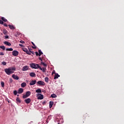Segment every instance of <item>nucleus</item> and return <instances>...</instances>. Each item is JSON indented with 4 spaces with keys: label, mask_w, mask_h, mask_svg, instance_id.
Returning a JSON list of instances; mask_svg holds the SVG:
<instances>
[{
    "label": "nucleus",
    "mask_w": 124,
    "mask_h": 124,
    "mask_svg": "<svg viewBox=\"0 0 124 124\" xmlns=\"http://www.w3.org/2000/svg\"><path fill=\"white\" fill-rule=\"evenodd\" d=\"M16 70V68L14 67H9L4 69V71L7 75H11Z\"/></svg>",
    "instance_id": "nucleus-1"
},
{
    "label": "nucleus",
    "mask_w": 124,
    "mask_h": 124,
    "mask_svg": "<svg viewBox=\"0 0 124 124\" xmlns=\"http://www.w3.org/2000/svg\"><path fill=\"white\" fill-rule=\"evenodd\" d=\"M30 66L31 67V68H34V69H38V68H39L40 66L38 64L32 63L30 64Z\"/></svg>",
    "instance_id": "nucleus-2"
},
{
    "label": "nucleus",
    "mask_w": 124,
    "mask_h": 124,
    "mask_svg": "<svg viewBox=\"0 0 124 124\" xmlns=\"http://www.w3.org/2000/svg\"><path fill=\"white\" fill-rule=\"evenodd\" d=\"M30 95H31V92H27L26 93V94L23 95V98H27V97H29Z\"/></svg>",
    "instance_id": "nucleus-3"
},
{
    "label": "nucleus",
    "mask_w": 124,
    "mask_h": 124,
    "mask_svg": "<svg viewBox=\"0 0 124 124\" xmlns=\"http://www.w3.org/2000/svg\"><path fill=\"white\" fill-rule=\"evenodd\" d=\"M37 99H43L44 98V96L40 93H38L36 94Z\"/></svg>",
    "instance_id": "nucleus-4"
},
{
    "label": "nucleus",
    "mask_w": 124,
    "mask_h": 124,
    "mask_svg": "<svg viewBox=\"0 0 124 124\" xmlns=\"http://www.w3.org/2000/svg\"><path fill=\"white\" fill-rule=\"evenodd\" d=\"M12 55L15 57H17V55H19V52H18V51H16V50H14L12 52Z\"/></svg>",
    "instance_id": "nucleus-5"
},
{
    "label": "nucleus",
    "mask_w": 124,
    "mask_h": 124,
    "mask_svg": "<svg viewBox=\"0 0 124 124\" xmlns=\"http://www.w3.org/2000/svg\"><path fill=\"white\" fill-rule=\"evenodd\" d=\"M38 85H41V86H45V83L42 80H40L37 82Z\"/></svg>",
    "instance_id": "nucleus-6"
},
{
    "label": "nucleus",
    "mask_w": 124,
    "mask_h": 124,
    "mask_svg": "<svg viewBox=\"0 0 124 124\" xmlns=\"http://www.w3.org/2000/svg\"><path fill=\"white\" fill-rule=\"evenodd\" d=\"M36 84V80H32L30 83V86H33V85H35Z\"/></svg>",
    "instance_id": "nucleus-7"
},
{
    "label": "nucleus",
    "mask_w": 124,
    "mask_h": 124,
    "mask_svg": "<svg viewBox=\"0 0 124 124\" xmlns=\"http://www.w3.org/2000/svg\"><path fill=\"white\" fill-rule=\"evenodd\" d=\"M31 98H27L25 100V102H26V103H27V104H29V103H31Z\"/></svg>",
    "instance_id": "nucleus-8"
},
{
    "label": "nucleus",
    "mask_w": 124,
    "mask_h": 124,
    "mask_svg": "<svg viewBox=\"0 0 124 124\" xmlns=\"http://www.w3.org/2000/svg\"><path fill=\"white\" fill-rule=\"evenodd\" d=\"M23 71H27V70H29V66H25L22 68Z\"/></svg>",
    "instance_id": "nucleus-9"
},
{
    "label": "nucleus",
    "mask_w": 124,
    "mask_h": 124,
    "mask_svg": "<svg viewBox=\"0 0 124 124\" xmlns=\"http://www.w3.org/2000/svg\"><path fill=\"white\" fill-rule=\"evenodd\" d=\"M12 78L15 80H19V77L15 75V74L12 75Z\"/></svg>",
    "instance_id": "nucleus-10"
},
{
    "label": "nucleus",
    "mask_w": 124,
    "mask_h": 124,
    "mask_svg": "<svg viewBox=\"0 0 124 124\" xmlns=\"http://www.w3.org/2000/svg\"><path fill=\"white\" fill-rule=\"evenodd\" d=\"M23 92H24V89H23V88H19L18 89V93H23Z\"/></svg>",
    "instance_id": "nucleus-11"
},
{
    "label": "nucleus",
    "mask_w": 124,
    "mask_h": 124,
    "mask_svg": "<svg viewBox=\"0 0 124 124\" xmlns=\"http://www.w3.org/2000/svg\"><path fill=\"white\" fill-rule=\"evenodd\" d=\"M59 77H60V75H59V74H55V76H54V80H56V79H58V78H59Z\"/></svg>",
    "instance_id": "nucleus-12"
},
{
    "label": "nucleus",
    "mask_w": 124,
    "mask_h": 124,
    "mask_svg": "<svg viewBox=\"0 0 124 124\" xmlns=\"http://www.w3.org/2000/svg\"><path fill=\"white\" fill-rule=\"evenodd\" d=\"M4 44H5V45H7V46H11V43L8 42H4Z\"/></svg>",
    "instance_id": "nucleus-13"
},
{
    "label": "nucleus",
    "mask_w": 124,
    "mask_h": 124,
    "mask_svg": "<svg viewBox=\"0 0 124 124\" xmlns=\"http://www.w3.org/2000/svg\"><path fill=\"white\" fill-rule=\"evenodd\" d=\"M39 69H40V70H42V71H43V72H46V68H41L40 66V67H39Z\"/></svg>",
    "instance_id": "nucleus-14"
},
{
    "label": "nucleus",
    "mask_w": 124,
    "mask_h": 124,
    "mask_svg": "<svg viewBox=\"0 0 124 124\" xmlns=\"http://www.w3.org/2000/svg\"><path fill=\"white\" fill-rule=\"evenodd\" d=\"M35 73H33V72H31L30 73V76L31 77H35Z\"/></svg>",
    "instance_id": "nucleus-15"
},
{
    "label": "nucleus",
    "mask_w": 124,
    "mask_h": 124,
    "mask_svg": "<svg viewBox=\"0 0 124 124\" xmlns=\"http://www.w3.org/2000/svg\"><path fill=\"white\" fill-rule=\"evenodd\" d=\"M21 86L22 88H25V87L27 86V83H26L25 82H23L21 84Z\"/></svg>",
    "instance_id": "nucleus-16"
},
{
    "label": "nucleus",
    "mask_w": 124,
    "mask_h": 124,
    "mask_svg": "<svg viewBox=\"0 0 124 124\" xmlns=\"http://www.w3.org/2000/svg\"><path fill=\"white\" fill-rule=\"evenodd\" d=\"M54 104V102L52 101L49 102V108H51V107H53V105Z\"/></svg>",
    "instance_id": "nucleus-17"
},
{
    "label": "nucleus",
    "mask_w": 124,
    "mask_h": 124,
    "mask_svg": "<svg viewBox=\"0 0 124 124\" xmlns=\"http://www.w3.org/2000/svg\"><path fill=\"white\" fill-rule=\"evenodd\" d=\"M9 27L11 30H14L15 29V27H14V26L12 25H9Z\"/></svg>",
    "instance_id": "nucleus-18"
},
{
    "label": "nucleus",
    "mask_w": 124,
    "mask_h": 124,
    "mask_svg": "<svg viewBox=\"0 0 124 124\" xmlns=\"http://www.w3.org/2000/svg\"><path fill=\"white\" fill-rule=\"evenodd\" d=\"M3 33H4L5 35L7 34V31L5 29H3Z\"/></svg>",
    "instance_id": "nucleus-19"
},
{
    "label": "nucleus",
    "mask_w": 124,
    "mask_h": 124,
    "mask_svg": "<svg viewBox=\"0 0 124 124\" xmlns=\"http://www.w3.org/2000/svg\"><path fill=\"white\" fill-rule=\"evenodd\" d=\"M51 97H53V98H56V97H57V95H56V94H52L51 95Z\"/></svg>",
    "instance_id": "nucleus-20"
},
{
    "label": "nucleus",
    "mask_w": 124,
    "mask_h": 124,
    "mask_svg": "<svg viewBox=\"0 0 124 124\" xmlns=\"http://www.w3.org/2000/svg\"><path fill=\"white\" fill-rule=\"evenodd\" d=\"M36 93H42L41 89H38L37 90H36Z\"/></svg>",
    "instance_id": "nucleus-21"
},
{
    "label": "nucleus",
    "mask_w": 124,
    "mask_h": 124,
    "mask_svg": "<svg viewBox=\"0 0 124 124\" xmlns=\"http://www.w3.org/2000/svg\"><path fill=\"white\" fill-rule=\"evenodd\" d=\"M45 82H46V83H48V82L49 81V78H48V77L45 78Z\"/></svg>",
    "instance_id": "nucleus-22"
},
{
    "label": "nucleus",
    "mask_w": 124,
    "mask_h": 124,
    "mask_svg": "<svg viewBox=\"0 0 124 124\" xmlns=\"http://www.w3.org/2000/svg\"><path fill=\"white\" fill-rule=\"evenodd\" d=\"M22 50L24 51V52H25V53H27V52L28 51V49L26 48H22Z\"/></svg>",
    "instance_id": "nucleus-23"
},
{
    "label": "nucleus",
    "mask_w": 124,
    "mask_h": 124,
    "mask_svg": "<svg viewBox=\"0 0 124 124\" xmlns=\"http://www.w3.org/2000/svg\"><path fill=\"white\" fill-rule=\"evenodd\" d=\"M2 21H3L4 22H7V19H5L4 17H1Z\"/></svg>",
    "instance_id": "nucleus-24"
},
{
    "label": "nucleus",
    "mask_w": 124,
    "mask_h": 124,
    "mask_svg": "<svg viewBox=\"0 0 124 124\" xmlns=\"http://www.w3.org/2000/svg\"><path fill=\"white\" fill-rule=\"evenodd\" d=\"M6 51H13V48H6Z\"/></svg>",
    "instance_id": "nucleus-25"
},
{
    "label": "nucleus",
    "mask_w": 124,
    "mask_h": 124,
    "mask_svg": "<svg viewBox=\"0 0 124 124\" xmlns=\"http://www.w3.org/2000/svg\"><path fill=\"white\" fill-rule=\"evenodd\" d=\"M0 48H1V49H2V50H5V46H0Z\"/></svg>",
    "instance_id": "nucleus-26"
},
{
    "label": "nucleus",
    "mask_w": 124,
    "mask_h": 124,
    "mask_svg": "<svg viewBox=\"0 0 124 124\" xmlns=\"http://www.w3.org/2000/svg\"><path fill=\"white\" fill-rule=\"evenodd\" d=\"M1 86L2 88H4V82H1Z\"/></svg>",
    "instance_id": "nucleus-27"
},
{
    "label": "nucleus",
    "mask_w": 124,
    "mask_h": 124,
    "mask_svg": "<svg viewBox=\"0 0 124 124\" xmlns=\"http://www.w3.org/2000/svg\"><path fill=\"white\" fill-rule=\"evenodd\" d=\"M42 54H43V53H42L41 52V50H39V56H41V55H42Z\"/></svg>",
    "instance_id": "nucleus-28"
},
{
    "label": "nucleus",
    "mask_w": 124,
    "mask_h": 124,
    "mask_svg": "<svg viewBox=\"0 0 124 124\" xmlns=\"http://www.w3.org/2000/svg\"><path fill=\"white\" fill-rule=\"evenodd\" d=\"M41 63L42 64H43V65L44 66H47V64H45V63H44V62H41Z\"/></svg>",
    "instance_id": "nucleus-29"
},
{
    "label": "nucleus",
    "mask_w": 124,
    "mask_h": 124,
    "mask_svg": "<svg viewBox=\"0 0 124 124\" xmlns=\"http://www.w3.org/2000/svg\"><path fill=\"white\" fill-rule=\"evenodd\" d=\"M16 101H17V102H19V103H20L21 102V101L20 100L19 98H17L16 99Z\"/></svg>",
    "instance_id": "nucleus-30"
},
{
    "label": "nucleus",
    "mask_w": 124,
    "mask_h": 124,
    "mask_svg": "<svg viewBox=\"0 0 124 124\" xmlns=\"http://www.w3.org/2000/svg\"><path fill=\"white\" fill-rule=\"evenodd\" d=\"M17 91H16V90H15L14 91V94H15V95H17Z\"/></svg>",
    "instance_id": "nucleus-31"
},
{
    "label": "nucleus",
    "mask_w": 124,
    "mask_h": 124,
    "mask_svg": "<svg viewBox=\"0 0 124 124\" xmlns=\"http://www.w3.org/2000/svg\"><path fill=\"white\" fill-rule=\"evenodd\" d=\"M2 64H3V65H6V62H1Z\"/></svg>",
    "instance_id": "nucleus-32"
},
{
    "label": "nucleus",
    "mask_w": 124,
    "mask_h": 124,
    "mask_svg": "<svg viewBox=\"0 0 124 124\" xmlns=\"http://www.w3.org/2000/svg\"><path fill=\"white\" fill-rule=\"evenodd\" d=\"M27 54H28V55H31V50L30 51H28L27 52H26Z\"/></svg>",
    "instance_id": "nucleus-33"
},
{
    "label": "nucleus",
    "mask_w": 124,
    "mask_h": 124,
    "mask_svg": "<svg viewBox=\"0 0 124 124\" xmlns=\"http://www.w3.org/2000/svg\"><path fill=\"white\" fill-rule=\"evenodd\" d=\"M20 43H21L22 44H25V41H20Z\"/></svg>",
    "instance_id": "nucleus-34"
},
{
    "label": "nucleus",
    "mask_w": 124,
    "mask_h": 124,
    "mask_svg": "<svg viewBox=\"0 0 124 124\" xmlns=\"http://www.w3.org/2000/svg\"><path fill=\"white\" fill-rule=\"evenodd\" d=\"M0 24H1V25H3V21L1 20H0Z\"/></svg>",
    "instance_id": "nucleus-35"
},
{
    "label": "nucleus",
    "mask_w": 124,
    "mask_h": 124,
    "mask_svg": "<svg viewBox=\"0 0 124 124\" xmlns=\"http://www.w3.org/2000/svg\"><path fill=\"white\" fill-rule=\"evenodd\" d=\"M53 74H55L56 75V71H55V70H53L52 71V75H53Z\"/></svg>",
    "instance_id": "nucleus-36"
},
{
    "label": "nucleus",
    "mask_w": 124,
    "mask_h": 124,
    "mask_svg": "<svg viewBox=\"0 0 124 124\" xmlns=\"http://www.w3.org/2000/svg\"><path fill=\"white\" fill-rule=\"evenodd\" d=\"M9 81L10 83H12L13 82V80L12 79V78H10Z\"/></svg>",
    "instance_id": "nucleus-37"
},
{
    "label": "nucleus",
    "mask_w": 124,
    "mask_h": 124,
    "mask_svg": "<svg viewBox=\"0 0 124 124\" xmlns=\"http://www.w3.org/2000/svg\"><path fill=\"white\" fill-rule=\"evenodd\" d=\"M0 56H3L4 54L3 53V52H0Z\"/></svg>",
    "instance_id": "nucleus-38"
},
{
    "label": "nucleus",
    "mask_w": 124,
    "mask_h": 124,
    "mask_svg": "<svg viewBox=\"0 0 124 124\" xmlns=\"http://www.w3.org/2000/svg\"><path fill=\"white\" fill-rule=\"evenodd\" d=\"M35 53L36 54V56H39L38 52H35Z\"/></svg>",
    "instance_id": "nucleus-39"
},
{
    "label": "nucleus",
    "mask_w": 124,
    "mask_h": 124,
    "mask_svg": "<svg viewBox=\"0 0 124 124\" xmlns=\"http://www.w3.org/2000/svg\"><path fill=\"white\" fill-rule=\"evenodd\" d=\"M33 49H36V46H32Z\"/></svg>",
    "instance_id": "nucleus-40"
},
{
    "label": "nucleus",
    "mask_w": 124,
    "mask_h": 124,
    "mask_svg": "<svg viewBox=\"0 0 124 124\" xmlns=\"http://www.w3.org/2000/svg\"><path fill=\"white\" fill-rule=\"evenodd\" d=\"M9 37L8 36H7V35H6V36H5V38H6V39L8 38Z\"/></svg>",
    "instance_id": "nucleus-41"
},
{
    "label": "nucleus",
    "mask_w": 124,
    "mask_h": 124,
    "mask_svg": "<svg viewBox=\"0 0 124 124\" xmlns=\"http://www.w3.org/2000/svg\"><path fill=\"white\" fill-rule=\"evenodd\" d=\"M31 43L33 46H35V45L34 44V43H33V42H31Z\"/></svg>",
    "instance_id": "nucleus-42"
},
{
    "label": "nucleus",
    "mask_w": 124,
    "mask_h": 124,
    "mask_svg": "<svg viewBox=\"0 0 124 124\" xmlns=\"http://www.w3.org/2000/svg\"><path fill=\"white\" fill-rule=\"evenodd\" d=\"M39 60H40V61H41V62H42V59H41V58H39Z\"/></svg>",
    "instance_id": "nucleus-43"
},
{
    "label": "nucleus",
    "mask_w": 124,
    "mask_h": 124,
    "mask_svg": "<svg viewBox=\"0 0 124 124\" xmlns=\"http://www.w3.org/2000/svg\"><path fill=\"white\" fill-rule=\"evenodd\" d=\"M19 45L21 47H23V45H22V44H19Z\"/></svg>",
    "instance_id": "nucleus-44"
},
{
    "label": "nucleus",
    "mask_w": 124,
    "mask_h": 124,
    "mask_svg": "<svg viewBox=\"0 0 124 124\" xmlns=\"http://www.w3.org/2000/svg\"><path fill=\"white\" fill-rule=\"evenodd\" d=\"M31 53L32 54H33H33H34V52L33 51H31Z\"/></svg>",
    "instance_id": "nucleus-45"
},
{
    "label": "nucleus",
    "mask_w": 124,
    "mask_h": 124,
    "mask_svg": "<svg viewBox=\"0 0 124 124\" xmlns=\"http://www.w3.org/2000/svg\"><path fill=\"white\" fill-rule=\"evenodd\" d=\"M20 34H21L20 33H17V35H20Z\"/></svg>",
    "instance_id": "nucleus-46"
},
{
    "label": "nucleus",
    "mask_w": 124,
    "mask_h": 124,
    "mask_svg": "<svg viewBox=\"0 0 124 124\" xmlns=\"http://www.w3.org/2000/svg\"><path fill=\"white\" fill-rule=\"evenodd\" d=\"M4 26H5V27H7V25L6 24L4 25Z\"/></svg>",
    "instance_id": "nucleus-47"
},
{
    "label": "nucleus",
    "mask_w": 124,
    "mask_h": 124,
    "mask_svg": "<svg viewBox=\"0 0 124 124\" xmlns=\"http://www.w3.org/2000/svg\"><path fill=\"white\" fill-rule=\"evenodd\" d=\"M29 49V51H31V49Z\"/></svg>",
    "instance_id": "nucleus-48"
}]
</instances>
